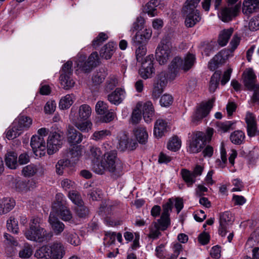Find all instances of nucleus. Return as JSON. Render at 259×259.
Wrapping results in <instances>:
<instances>
[{
    "mask_svg": "<svg viewBox=\"0 0 259 259\" xmlns=\"http://www.w3.org/2000/svg\"><path fill=\"white\" fill-rule=\"evenodd\" d=\"M247 124V132L249 137H254L257 131L256 123L254 117L251 113H248L245 118Z\"/></svg>",
    "mask_w": 259,
    "mask_h": 259,
    "instance_id": "obj_28",
    "label": "nucleus"
},
{
    "mask_svg": "<svg viewBox=\"0 0 259 259\" xmlns=\"http://www.w3.org/2000/svg\"><path fill=\"white\" fill-rule=\"evenodd\" d=\"M138 146L137 143L134 140L130 139L126 134H122L120 136L118 142V149L121 151L126 149L133 150Z\"/></svg>",
    "mask_w": 259,
    "mask_h": 259,
    "instance_id": "obj_16",
    "label": "nucleus"
},
{
    "mask_svg": "<svg viewBox=\"0 0 259 259\" xmlns=\"http://www.w3.org/2000/svg\"><path fill=\"white\" fill-rule=\"evenodd\" d=\"M21 132L29 128L32 124V119L24 115H20L13 122Z\"/></svg>",
    "mask_w": 259,
    "mask_h": 259,
    "instance_id": "obj_29",
    "label": "nucleus"
},
{
    "mask_svg": "<svg viewBox=\"0 0 259 259\" xmlns=\"http://www.w3.org/2000/svg\"><path fill=\"white\" fill-rule=\"evenodd\" d=\"M6 165L11 169H15L18 166L17 154L14 152H8L5 155Z\"/></svg>",
    "mask_w": 259,
    "mask_h": 259,
    "instance_id": "obj_36",
    "label": "nucleus"
},
{
    "mask_svg": "<svg viewBox=\"0 0 259 259\" xmlns=\"http://www.w3.org/2000/svg\"><path fill=\"white\" fill-rule=\"evenodd\" d=\"M230 55L228 50H223L218 53L209 62L208 68L213 71L216 69L220 65L224 64L228 59Z\"/></svg>",
    "mask_w": 259,
    "mask_h": 259,
    "instance_id": "obj_12",
    "label": "nucleus"
},
{
    "mask_svg": "<svg viewBox=\"0 0 259 259\" xmlns=\"http://www.w3.org/2000/svg\"><path fill=\"white\" fill-rule=\"evenodd\" d=\"M87 56L82 54L77 55L76 61L77 67L84 73H89L94 68L86 60Z\"/></svg>",
    "mask_w": 259,
    "mask_h": 259,
    "instance_id": "obj_25",
    "label": "nucleus"
},
{
    "mask_svg": "<svg viewBox=\"0 0 259 259\" xmlns=\"http://www.w3.org/2000/svg\"><path fill=\"white\" fill-rule=\"evenodd\" d=\"M154 58L153 55H149L146 56L141 61V68L139 70V73L141 76L145 79L151 77L152 74L154 72L153 61Z\"/></svg>",
    "mask_w": 259,
    "mask_h": 259,
    "instance_id": "obj_8",
    "label": "nucleus"
},
{
    "mask_svg": "<svg viewBox=\"0 0 259 259\" xmlns=\"http://www.w3.org/2000/svg\"><path fill=\"white\" fill-rule=\"evenodd\" d=\"M214 102V99L212 98L205 104H201L194 115V119L199 121L206 116L212 108Z\"/></svg>",
    "mask_w": 259,
    "mask_h": 259,
    "instance_id": "obj_14",
    "label": "nucleus"
},
{
    "mask_svg": "<svg viewBox=\"0 0 259 259\" xmlns=\"http://www.w3.org/2000/svg\"><path fill=\"white\" fill-rule=\"evenodd\" d=\"M51 259H62L65 254L63 244L58 241L53 242L50 246Z\"/></svg>",
    "mask_w": 259,
    "mask_h": 259,
    "instance_id": "obj_15",
    "label": "nucleus"
},
{
    "mask_svg": "<svg viewBox=\"0 0 259 259\" xmlns=\"http://www.w3.org/2000/svg\"><path fill=\"white\" fill-rule=\"evenodd\" d=\"M125 94L124 90L117 88L107 96V99L111 104L117 105L122 102L125 97Z\"/></svg>",
    "mask_w": 259,
    "mask_h": 259,
    "instance_id": "obj_20",
    "label": "nucleus"
},
{
    "mask_svg": "<svg viewBox=\"0 0 259 259\" xmlns=\"http://www.w3.org/2000/svg\"><path fill=\"white\" fill-rule=\"evenodd\" d=\"M134 135L139 143L145 144L148 140V135L145 127L139 126L134 130Z\"/></svg>",
    "mask_w": 259,
    "mask_h": 259,
    "instance_id": "obj_31",
    "label": "nucleus"
},
{
    "mask_svg": "<svg viewBox=\"0 0 259 259\" xmlns=\"http://www.w3.org/2000/svg\"><path fill=\"white\" fill-rule=\"evenodd\" d=\"M30 145L36 156L41 157L45 155L47 146L43 137L33 136L31 139Z\"/></svg>",
    "mask_w": 259,
    "mask_h": 259,
    "instance_id": "obj_9",
    "label": "nucleus"
},
{
    "mask_svg": "<svg viewBox=\"0 0 259 259\" xmlns=\"http://www.w3.org/2000/svg\"><path fill=\"white\" fill-rule=\"evenodd\" d=\"M108 106L105 102L102 101H99L95 107V110L98 114H105L108 111Z\"/></svg>",
    "mask_w": 259,
    "mask_h": 259,
    "instance_id": "obj_59",
    "label": "nucleus"
},
{
    "mask_svg": "<svg viewBox=\"0 0 259 259\" xmlns=\"http://www.w3.org/2000/svg\"><path fill=\"white\" fill-rule=\"evenodd\" d=\"M118 81L114 76L109 77L104 85V90L108 93L112 91L117 85Z\"/></svg>",
    "mask_w": 259,
    "mask_h": 259,
    "instance_id": "obj_51",
    "label": "nucleus"
},
{
    "mask_svg": "<svg viewBox=\"0 0 259 259\" xmlns=\"http://www.w3.org/2000/svg\"><path fill=\"white\" fill-rule=\"evenodd\" d=\"M204 133L201 132H197L193 135L188 147V151L190 153H199L207 144L204 140Z\"/></svg>",
    "mask_w": 259,
    "mask_h": 259,
    "instance_id": "obj_7",
    "label": "nucleus"
},
{
    "mask_svg": "<svg viewBox=\"0 0 259 259\" xmlns=\"http://www.w3.org/2000/svg\"><path fill=\"white\" fill-rule=\"evenodd\" d=\"M195 56L191 53H188L184 59L183 60V70L185 72L188 71L194 65L195 62Z\"/></svg>",
    "mask_w": 259,
    "mask_h": 259,
    "instance_id": "obj_42",
    "label": "nucleus"
},
{
    "mask_svg": "<svg viewBox=\"0 0 259 259\" xmlns=\"http://www.w3.org/2000/svg\"><path fill=\"white\" fill-rule=\"evenodd\" d=\"M198 4V0H187L183 7L182 12L185 17V24L188 28L193 27L201 20L200 12L196 9Z\"/></svg>",
    "mask_w": 259,
    "mask_h": 259,
    "instance_id": "obj_3",
    "label": "nucleus"
},
{
    "mask_svg": "<svg viewBox=\"0 0 259 259\" xmlns=\"http://www.w3.org/2000/svg\"><path fill=\"white\" fill-rule=\"evenodd\" d=\"M162 226L160 222H154L149 227V234H148V237L153 239L158 238L161 235V233L160 232L161 231H165V230L162 229Z\"/></svg>",
    "mask_w": 259,
    "mask_h": 259,
    "instance_id": "obj_32",
    "label": "nucleus"
},
{
    "mask_svg": "<svg viewBox=\"0 0 259 259\" xmlns=\"http://www.w3.org/2000/svg\"><path fill=\"white\" fill-rule=\"evenodd\" d=\"M63 236L66 241L70 244L77 246L80 243V239L78 235L75 233H69L65 231L63 233Z\"/></svg>",
    "mask_w": 259,
    "mask_h": 259,
    "instance_id": "obj_46",
    "label": "nucleus"
},
{
    "mask_svg": "<svg viewBox=\"0 0 259 259\" xmlns=\"http://www.w3.org/2000/svg\"><path fill=\"white\" fill-rule=\"evenodd\" d=\"M193 0H192V2ZM200 0H198V3ZM222 0H202L201 2L202 7L205 11L208 12L209 10L210 6L211 4L214 3V6L215 10L219 8Z\"/></svg>",
    "mask_w": 259,
    "mask_h": 259,
    "instance_id": "obj_47",
    "label": "nucleus"
},
{
    "mask_svg": "<svg viewBox=\"0 0 259 259\" xmlns=\"http://www.w3.org/2000/svg\"><path fill=\"white\" fill-rule=\"evenodd\" d=\"M74 125L82 132H88L92 127V122L87 120H79L77 119H72Z\"/></svg>",
    "mask_w": 259,
    "mask_h": 259,
    "instance_id": "obj_35",
    "label": "nucleus"
},
{
    "mask_svg": "<svg viewBox=\"0 0 259 259\" xmlns=\"http://www.w3.org/2000/svg\"><path fill=\"white\" fill-rule=\"evenodd\" d=\"M244 84L248 90H252L255 89H259V85L256 84V75L252 69H250L244 73Z\"/></svg>",
    "mask_w": 259,
    "mask_h": 259,
    "instance_id": "obj_18",
    "label": "nucleus"
},
{
    "mask_svg": "<svg viewBox=\"0 0 259 259\" xmlns=\"http://www.w3.org/2000/svg\"><path fill=\"white\" fill-rule=\"evenodd\" d=\"M234 124V123L232 121H226L225 122L218 121L215 123L217 131L221 133H226L230 129H233L232 127Z\"/></svg>",
    "mask_w": 259,
    "mask_h": 259,
    "instance_id": "obj_44",
    "label": "nucleus"
},
{
    "mask_svg": "<svg viewBox=\"0 0 259 259\" xmlns=\"http://www.w3.org/2000/svg\"><path fill=\"white\" fill-rule=\"evenodd\" d=\"M168 78L171 80L169 77V73L168 74L165 71H162L157 75L155 82L165 87L167 83Z\"/></svg>",
    "mask_w": 259,
    "mask_h": 259,
    "instance_id": "obj_63",
    "label": "nucleus"
},
{
    "mask_svg": "<svg viewBox=\"0 0 259 259\" xmlns=\"http://www.w3.org/2000/svg\"><path fill=\"white\" fill-rule=\"evenodd\" d=\"M172 205L173 202L170 199L163 205V211L160 218L158 219V222L161 223L163 230H166L170 225L169 212L171 211Z\"/></svg>",
    "mask_w": 259,
    "mask_h": 259,
    "instance_id": "obj_10",
    "label": "nucleus"
},
{
    "mask_svg": "<svg viewBox=\"0 0 259 259\" xmlns=\"http://www.w3.org/2000/svg\"><path fill=\"white\" fill-rule=\"evenodd\" d=\"M182 178L188 187L192 186L196 182V178L192 171L187 169H182L181 171Z\"/></svg>",
    "mask_w": 259,
    "mask_h": 259,
    "instance_id": "obj_40",
    "label": "nucleus"
},
{
    "mask_svg": "<svg viewBox=\"0 0 259 259\" xmlns=\"http://www.w3.org/2000/svg\"><path fill=\"white\" fill-rule=\"evenodd\" d=\"M92 170L96 174L102 175L104 173L106 167L103 160L100 163L98 160L93 161Z\"/></svg>",
    "mask_w": 259,
    "mask_h": 259,
    "instance_id": "obj_55",
    "label": "nucleus"
},
{
    "mask_svg": "<svg viewBox=\"0 0 259 259\" xmlns=\"http://www.w3.org/2000/svg\"><path fill=\"white\" fill-rule=\"evenodd\" d=\"M106 76L107 73L103 69H99V71H97L93 75L92 78L93 85L97 87L100 85L105 80Z\"/></svg>",
    "mask_w": 259,
    "mask_h": 259,
    "instance_id": "obj_38",
    "label": "nucleus"
},
{
    "mask_svg": "<svg viewBox=\"0 0 259 259\" xmlns=\"http://www.w3.org/2000/svg\"><path fill=\"white\" fill-rule=\"evenodd\" d=\"M240 7L239 5H236L232 7L225 8L221 11L219 15V17L224 22H229L237 15Z\"/></svg>",
    "mask_w": 259,
    "mask_h": 259,
    "instance_id": "obj_17",
    "label": "nucleus"
},
{
    "mask_svg": "<svg viewBox=\"0 0 259 259\" xmlns=\"http://www.w3.org/2000/svg\"><path fill=\"white\" fill-rule=\"evenodd\" d=\"M72 165L71 160H69V159L64 158L60 159L56 164V173L59 175H62L64 170L66 168Z\"/></svg>",
    "mask_w": 259,
    "mask_h": 259,
    "instance_id": "obj_39",
    "label": "nucleus"
},
{
    "mask_svg": "<svg viewBox=\"0 0 259 259\" xmlns=\"http://www.w3.org/2000/svg\"><path fill=\"white\" fill-rule=\"evenodd\" d=\"M143 116L145 121L150 122L154 116V109L152 102L150 101H146L143 105Z\"/></svg>",
    "mask_w": 259,
    "mask_h": 259,
    "instance_id": "obj_24",
    "label": "nucleus"
},
{
    "mask_svg": "<svg viewBox=\"0 0 259 259\" xmlns=\"http://www.w3.org/2000/svg\"><path fill=\"white\" fill-rule=\"evenodd\" d=\"M7 227L13 233L18 234L19 232L18 221L14 218L10 217L7 221Z\"/></svg>",
    "mask_w": 259,
    "mask_h": 259,
    "instance_id": "obj_56",
    "label": "nucleus"
},
{
    "mask_svg": "<svg viewBox=\"0 0 259 259\" xmlns=\"http://www.w3.org/2000/svg\"><path fill=\"white\" fill-rule=\"evenodd\" d=\"M171 48L170 37H164L156 50V58L160 65L166 63L171 57Z\"/></svg>",
    "mask_w": 259,
    "mask_h": 259,
    "instance_id": "obj_4",
    "label": "nucleus"
},
{
    "mask_svg": "<svg viewBox=\"0 0 259 259\" xmlns=\"http://www.w3.org/2000/svg\"><path fill=\"white\" fill-rule=\"evenodd\" d=\"M32 246L28 243H26L19 252V256L22 258L30 257L32 254Z\"/></svg>",
    "mask_w": 259,
    "mask_h": 259,
    "instance_id": "obj_50",
    "label": "nucleus"
},
{
    "mask_svg": "<svg viewBox=\"0 0 259 259\" xmlns=\"http://www.w3.org/2000/svg\"><path fill=\"white\" fill-rule=\"evenodd\" d=\"M181 146V141L177 136L172 137L167 144V148L173 151H178Z\"/></svg>",
    "mask_w": 259,
    "mask_h": 259,
    "instance_id": "obj_49",
    "label": "nucleus"
},
{
    "mask_svg": "<svg viewBox=\"0 0 259 259\" xmlns=\"http://www.w3.org/2000/svg\"><path fill=\"white\" fill-rule=\"evenodd\" d=\"M92 109L87 104H82L79 106L77 114L74 115L71 119H77L79 120H87L91 116Z\"/></svg>",
    "mask_w": 259,
    "mask_h": 259,
    "instance_id": "obj_26",
    "label": "nucleus"
},
{
    "mask_svg": "<svg viewBox=\"0 0 259 259\" xmlns=\"http://www.w3.org/2000/svg\"><path fill=\"white\" fill-rule=\"evenodd\" d=\"M22 132L19 130L17 125H14L13 123L11 126H10L6 133V137L9 140L14 139L19 136Z\"/></svg>",
    "mask_w": 259,
    "mask_h": 259,
    "instance_id": "obj_48",
    "label": "nucleus"
},
{
    "mask_svg": "<svg viewBox=\"0 0 259 259\" xmlns=\"http://www.w3.org/2000/svg\"><path fill=\"white\" fill-rule=\"evenodd\" d=\"M245 138L244 133L241 131H235L232 133L230 137L231 141L234 144H241Z\"/></svg>",
    "mask_w": 259,
    "mask_h": 259,
    "instance_id": "obj_43",
    "label": "nucleus"
},
{
    "mask_svg": "<svg viewBox=\"0 0 259 259\" xmlns=\"http://www.w3.org/2000/svg\"><path fill=\"white\" fill-rule=\"evenodd\" d=\"M167 122L161 119H157L154 125V134L156 137H161L166 131Z\"/></svg>",
    "mask_w": 259,
    "mask_h": 259,
    "instance_id": "obj_33",
    "label": "nucleus"
},
{
    "mask_svg": "<svg viewBox=\"0 0 259 259\" xmlns=\"http://www.w3.org/2000/svg\"><path fill=\"white\" fill-rule=\"evenodd\" d=\"M83 147L81 145H73L67 150V159L71 160L72 164H75L80 159L83 152Z\"/></svg>",
    "mask_w": 259,
    "mask_h": 259,
    "instance_id": "obj_11",
    "label": "nucleus"
},
{
    "mask_svg": "<svg viewBox=\"0 0 259 259\" xmlns=\"http://www.w3.org/2000/svg\"><path fill=\"white\" fill-rule=\"evenodd\" d=\"M73 103V95H67L62 97L59 102V107L61 109L69 108Z\"/></svg>",
    "mask_w": 259,
    "mask_h": 259,
    "instance_id": "obj_45",
    "label": "nucleus"
},
{
    "mask_svg": "<svg viewBox=\"0 0 259 259\" xmlns=\"http://www.w3.org/2000/svg\"><path fill=\"white\" fill-rule=\"evenodd\" d=\"M102 155V152L99 148L91 146L90 147V157L94 159L93 161L98 160Z\"/></svg>",
    "mask_w": 259,
    "mask_h": 259,
    "instance_id": "obj_61",
    "label": "nucleus"
},
{
    "mask_svg": "<svg viewBox=\"0 0 259 259\" xmlns=\"http://www.w3.org/2000/svg\"><path fill=\"white\" fill-rule=\"evenodd\" d=\"M68 197L71 201L77 206L83 204V201L80 194L76 191H72L69 192Z\"/></svg>",
    "mask_w": 259,
    "mask_h": 259,
    "instance_id": "obj_54",
    "label": "nucleus"
},
{
    "mask_svg": "<svg viewBox=\"0 0 259 259\" xmlns=\"http://www.w3.org/2000/svg\"><path fill=\"white\" fill-rule=\"evenodd\" d=\"M259 9V0H245L243 4L242 12L245 15H250Z\"/></svg>",
    "mask_w": 259,
    "mask_h": 259,
    "instance_id": "obj_23",
    "label": "nucleus"
},
{
    "mask_svg": "<svg viewBox=\"0 0 259 259\" xmlns=\"http://www.w3.org/2000/svg\"><path fill=\"white\" fill-rule=\"evenodd\" d=\"M232 214L229 211H226L220 214V227L219 228V234L222 237L226 236L229 228V223L231 222Z\"/></svg>",
    "mask_w": 259,
    "mask_h": 259,
    "instance_id": "obj_13",
    "label": "nucleus"
},
{
    "mask_svg": "<svg viewBox=\"0 0 259 259\" xmlns=\"http://www.w3.org/2000/svg\"><path fill=\"white\" fill-rule=\"evenodd\" d=\"M115 49V44L112 42H109L101 50L100 52V56L106 60L109 59L113 55Z\"/></svg>",
    "mask_w": 259,
    "mask_h": 259,
    "instance_id": "obj_34",
    "label": "nucleus"
},
{
    "mask_svg": "<svg viewBox=\"0 0 259 259\" xmlns=\"http://www.w3.org/2000/svg\"><path fill=\"white\" fill-rule=\"evenodd\" d=\"M49 222L56 235H60L63 231L65 228L64 224L59 220L54 212H51Z\"/></svg>",
    "mask_w": 259,
    "mask_h": 259,
    "instance_id": "obj_21",
    "label": "nucleus"
},
{
    "mask_svg": "<svg viewBox=\"0 0 259 259\" xmlns=\"http://www.w3.org/2000/svg\"><path fill=\"white\" fill-rule=\"evenodd\" d=\"M34 256L37 258L51 259L50 246L45 245L39 247L35 252Z\"/></svg>",
    "mask_w": 259,
    "mask_h": 259,
    "instance_id": "obj_41",
    "label": "nucleus"
},
{
    "mask_svg": "<svg viewBox=\"0 0 259 259\" xmlns=\"http://www.w3.org/2000/svg\"><path fill=\"white\" fill-rule=\"evenodd\" d=\"M1 200L4 207L5 213L11 211L15 205V201L13 198H4Z\"/></svg>",
    "mask_w": 259,
    "mask_h": 259,
    "instance_id": "obj_52",
    "label": "nucleus"
},
{
    "mask_svg": "<svg viewBox=\"0 0 259 259\" xmlns=\"http://www.w3.org/2000/svg\"><path fill=\"white\" fill-rule=\"evenodd\" d=\"M168 69L169 77L173 80L180 70H183V59L178 57H175L171 62Z\"/></svg>",
    "mask_w": 259,
    "mask_h": 259,
    "instance_id": "obj_19",
    "label": "nucleus"
},
{
    "mask_svg": "<svg viewBox=\"0 0 259 259\" xmlns=\"http://www.w3.org/2000/svg\"><path fill=\"white\" fill-rule=\"evenodd\" d=\"M64 137L63 134L59 132L51 133L48 138L47 147L49 155L56 152L63 144Z\"/></svg>",
    "mask_w": 259,
    "mask_h": 259,
    "instance_id": "obj_6",
    "label": "nucleus"
},
{
    "mask_svg": "<svg viewBox=\"0 0 259 259\" xmlns=\"http://www.w3.org/2000/svg\"><path fill=\"white\" fill-rule=\"evenodd\" d=\"M72 67V62L68 61L63 65L62 68L59 79L61 85L65 90H69L75 84V81L72 78L73 71Z\"/></svg>",
    "mask_w": 259,
    "mask_h": 259,
    "instance_id": "obj_5",
    "label": "nucleus"
},
{
    "mask_svg": "<svg viewBox=\"0 0 259 259\" xmlns=\"http://www.w3.org/2000/svg\"><path fill=\"white\" fill-rule=\"evenodd\" d=\"M132 45L135 48L136 60L138 62H140L143 60V57L146 54V44L132 40Z\"/></svg>",
    "mask_w": 259,
    "mask_h": 259,
    "instance_id": "obj_27",
    "label": "nucleus"
},
{
    "mask_svg": "<svg viewBox=\"0 0 259 259\" xmlns=\"http://www.w3.org/2000/svg\"><path fill=\"white\" fill-rule=\"evenodd\" d=\"M24 235L29 240L42 243L51 240L53 234L45 228L42 218L33 217L30 220L29 227L24 232Z\"/></svg>",
    "mask_w": 259,
    "mask_h": 259,
    "instance_id": "obj_1",
    "label": "nucleus"
},
{
    "mask_svg": "<svg viewBox=\"0 0 259 259\" xmlns=\"http://www.w3.org/2000/svg\"><path fill=\"white\" fill-rule=\"evenodd\" d=\"M37 168L34 164H29L23 167V174L26 177H30L35 175L37 172Z\"/></svg>",
    "mask_w": 259,
    "mask_h": 259,
    "instance_id": "obj_64",
    "label": "nucleus"
},
{
    "mask_svg": "<svg viewBox=\"0 0 259 259\" xmlns=\"http://www.w3.org/2000/svg\"><path fill=\"white\" fill-rule=\"evenodd\" d=\"M102 160L106 170L113 178L117 179L123 174V164L117 157L116 150L106 152L104 154Z\"/></svg>",
    "mask_w": 259,
    "mask_h": 259,
    "instance_id": "obj_2",
    "label": "nucleus"
},
{
    "mask_svg": "<svg viewBox=\"0 0 259 259\" xmlns=\"http://www.w3.org/2000/svg\"><path fill=\"white\" fill-rule=\"evenodd\" d=\"M55 202L53 204V208H60L66 206V201L65 197L63 194L61 193H57L55 196Z\"/></svg>",
    "mask_w": 259,
    "mask_h": 259,
    "instance_id": "obj_60",
    "label": "nucleus"
},
{
    "mask_svg": "<svg viewBox=\"0 0 259 259\" xmlns=\"http://www.w3.org/2000/svg\"><path fill=\"white\" fill-rule=\"evenodd\" d=\"M151 35L152 30L150 29H145L141 32H138L133 37V41L147 44Z\"/></svg>",
    "mask_w": 259,
    "mask_h": 259,
    "instance_id": "obj_30",
    "label": "nucleus"
},
{
    "mask_svg": "<svg viewBox=\"0 0 259 259\" xmlns=\"http://www.w3.org/2000/svg\"><path fill=\"white\" fill-rule=\"evenodd\" d=\"M233 29L230 28L227 29H224L222 30L220 34L218 39V42L221 46H225L228 42L230 36L232 34Z\"/></svg>",
    "mask_w": 259,
    "mask_h": 259,
    "instance_id": "obj_37",
    "label": "nucleus"
},
{
    "mask_svg": "<svg viewBox=\"0 0 259 259\" xmlns=\"http://www.w3.org/2000/svg\"><path fill=\"white\" fill-rule=\"evenodd\" d=\"M108 37L107 35L104 33L101 32L99 35L93 40L92 45L94 48H97L99 46L101 45L104 41H105Z\"/></svg>",
    "mask_w": 259,
    "mask_h": 259,
    "instance_id": "obj_58",
    "label": "nucleus"
},
{
    "mask_svg": "<svg viewBox=\"0 0 259 259\" xmlns=\"http://www.w3.org/2000/svg\"><path fill=\"white\" fill-rule=\"evenodd\" d=\"M57 210H59L60 216L61 219L64 221H69L72 218L69 209L66 206L57 208Z\"/></svg>",
    "mask_w": 259,
    "mask_h": 259,
    "instance_id": "obj_53",
    "label": "nucleus"
},
{
    "mask_svg": "<svg viewBox=\"0 0 259 259\" xmlns=\"http://www.w3.org/2000/svg\"><path fill=\"white\" fill-rule=\"evenodd\" d=\"M164 87H165L158 83L154 82L152 94V99L153 100L158 99L163 92V89Z\"/></svg>",
    "mask_w": 259,
    "mask_h": 259,
    "instance_id": "obj_62",
    "label": "nucleus"
},
{
    "mask_svg": "<svg viewBox=\"0 0 259 259\" xmlns=\"http://www.w3.org/2000/svg\"><path fill=\"white\" fill-rule=\"evenodd\" d=\"M220 78V73L218 72H215L211 76L209 87V90L210 92L213 93L217 89L219 85Z\"/></svg>",
    "mask_w": 259,
    "mask_h": 259,
    "instance_id": "obj_57",
    "label": "nucleus"
},
{
    "mask_svg": "<svg viewBox=\"0 0 259 259\" xmlns=\"http://www.w3.org/2000/svg\"><path fill=\"white\" fill-rule=\"evenodd\" d=\"M67 139L69 143L76 145L80 143L83 139V135L74 127L69 126L67 128Z\"/></svg>",
    "mask_w": 259,
    "mask_h": 259,
    "instance_id": "obj_22",
    "label": "nucleus"
}]
</instances>
